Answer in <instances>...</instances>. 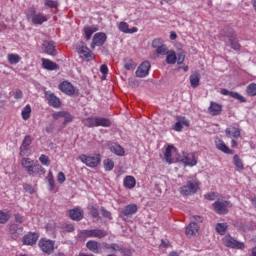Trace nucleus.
Here are the masks:
<instances>
[{"label":"nucleus","mask_w":256,"mask_h":256,"mask_svg":"<svg viewBox=\"0 0 256 256\" xmlns=\"http://www.w3.org/2000/svg\"><path fill=\"white\" fill-rule=\"evenodd\" d=\"M200 181L196 176H190L186 179V185L180 187V194L190 196L199 190Z\"/></svg>","instance_id":"f257e3e1"},{"label":"nucleus","mask_w":256,"mask_h":256,"mask_svg":"<svg viewBox=\"0 0 256 256\" xmlns=\"http://www.w3.org/2000/svg\"><path fill=\"white\" fill-rule=\"evenodd\" d=\"M79 159L82 163H84L86 166L90 168H96L101 164V155L100 154H92V155H86L82 154L79 156Z\"/></svg>","instance_id":"f03ea898"},{"label":"nucleus","mask_w":256,"mask_h":256,"mask_svg":"<svg viewBox=\"0 0 256 256\" xmlns=\"http://www.w3.org/2000/svg\"><path fill=\"white\" fill-rule=\"evenodd\" d=\"M27 18L31 19L34 25H42L44 22L48 21L47 17L42 13L36 14L34 8H29L27 10Z\"/></svg>","instance_id":"7ed1b4c3"},{"label":"nucleus","mask_w":256,"mask_h":256,"mask_svg":"<svg viewBox=\"0 0 256 256\" xmlns=\"http://www.w3.org/2000/svg\"><path fill=\"white\" fill-rule=\"evenodd\" d=\"M38 247L46 253V255H52L55 251V241L46 238H41L38 243Z\"/></svg>","instance_id":"20e7f679"},{"label":"nucleus","mask_w":256,"mask_h":256,"mask_svg":"<svg viewBox=\"0 0 256 256\" xmlns=\"http://www.w3.org/2000/svg\"><path fill=\"white\" fill-rule=\"evenodd\" d=\"M212 206L218 215H225L229 213L228 207H233V204L231 201H216Z\"/></svg>","instance_id":"39448f33"},{"label":"nucleus","mask_w":256,"mask_h":256,"mask_svg":"<svg viewBox=\"0 0 256 256\" xmlns=\"http://www.w3.org/2000/svg\"><path fill=\"white\" fill-rule=\"evenodd\" d=\"M77 51L80 54V57L86 61H90L94 58L92 51H90L86 44L83 42L77 45Z\"/></svg>","instance_id":"423d86ee"},{"label":"nucleus","mask_w":256,"mask_h":256,"mask_svg":"<svg viewBox=\"0 0 256 256\" xmlns=\"http://www.w3.org/2000/svg\"><path fill=\"white\" fill-rule=\"evenodd\" d=\"M224 245L230 249H245L244 242H239L231 235L224 237Z\"/></svg>","instance_id":"0eeeda50"},{"label":"nucleus","mask_w":256,"mask_h":256,"mask_svg":"<svg viewBox=\"0 0 256 256\" xmlns=\"http://www.w3.org/2000/svg\"><path fill=\"white\" fill-rule=\"evenodd\" d=\"M230 35H228V42H230V47L234 51H241V45L239 43V40L237 38V35L235 34L234 30H229Z\"/></svg>","instance_id":"6e6552de"},{"label":"nucleus","mask_w":256,"mask_h":256,"mask_svg":"<svg viewBox=\"0 0 256 256\" xmlns=\"http://www.w3.org/2000/svg\"><path fill=\"white\" fill-rule=\"evenodd\" d=\"M26 172L32 177L37 176V175L41 177L42 175H44L46 173V170L40 164L33 163L30 166V168L26 170Z\"/></svg>","instance_id":"1a4fd4ad"},{"label":"nucleus","mask_w":256,"mask_h":256,"mask_svg":"<svg viewBox=\"0 0 256 256\" xmlns=\"http://www.w3.org/2000/svg\"><path fill=\"white\" fill-rule=\"evenodd\" d=\"M45 98L48 101V104L53 108H59L61 106V100L51 91L45 92Z\"/></svg>","instance_id":"9d476101"},{"label":"nucleus","mask_w":256,"mask_h":256,"mask_svg":"<svg viewBox=\"0 0 256 256\" xmlns=\"http://www.w3.org/2000/svg\"><path fill=\"white\" fill-rule=\"evenodd\" d=\"M107 40V36L105 33H97L93 37V42L91 44V48L95 49L96 47L103 46Z\"/></svg>","instance_id":"9b49d317"},{"label":"nucleus","mask_w":256,"mask_h":256,"mask_svg":"<svg viewBox=\"0 0 256 256\" xmlns=\"http://www.w3.org/2000/svg\"><path fill=\"white\" fill-rule=\"evenodd\" d=\"M150 68H151L150 62L148 61L143 62L136 71L137 77H140V78L146 77L149 74Z\"/></svg>","instance_id":"f8f14e48"},{"label":"nucleus","mask_w":256,"mask_h":256,"mask_svg":"<svg viewBox=\"0 0 256 256\" xmlns=\"http://www.w3.org/2000/svg\"><path fill=\"white\" fill-rule=\"evenodd\" d=\"M138 211V206L136 204H129L124 207V209L121 212V217H130L134 214H136Z\"/></svg>","instance_id":"ddd939ff"},{"label":"nucleus","mask_w":256,"mask_h":256,"mask_svg":"<svg viewBox=\"0 0 256 256\" xmlns=\"http://www.w3.org/2000/svg\"><path fill=\"white\" fill-rule=\"evenodd\" d=\"M9 233L12 239H17L20 235L23 234V227L13 223L9 226Z\"/></svg>","instance_id":"4468645a"},{"label":"nucleus","mask_w":256,"mask_h":256,"mask_svg":"<svg viewBox=\"0 0 256 256\" xmlns=\"http://www.w3.org/2000/svg\"><path fill=\"white\" fill-rule=\"evenodd\" d=\"M223 106L219 103L210 102V107H208V113L212 116H219L222 114Z\"/></svg>","instance_id":"2eb2a0df"},{"label":"nucleus","mask_w":256,"mask_h":256,"mask_svg":"<svg viewBox=\"0 0 256 256\" xmlns=\"http://www.w3.org/2000/svg\"><path fill=\"white\" fill-rule=\"evenodd\" d=\"M59 89H60L63 93H65V94H67V95H69V96H72V95L75 94V88H74V86H73L71 83L67 82V81H64L63 83H61V84L59 85Z\"/></svg>","instance_id":"dca6fc26"},{"label":"nucleus","mask_w":256,"mask_h":256,"mask_svg":"<svg viewBox=\"0 0 256 256\" xmlns=\"http://www.w3.org/2000/svg\"><path fill=\"white\" fill-rule=\"evenodd\" d=\"M199 225L195 222H190L188 224V227H186V236L187 237H193L194 235H197L199 233Z\"/></svg>","instance_id":"f3484780"},{"label":"nucleus","mask_w":256,"mask_h":256,"mask_svg":"<svg viewBox=\"0 0 256 256\" xmlns=\"http://www.w3.org/2000/svg\"><path fill=\"white\" fill-rule=\"evenodd\" d=\"M69 216L72 220L80 221L84 217V211L80 208L69 210Z\"/></svg>","instance_id":"a211bd4d"},{"label":"nucleus","mask_w":256,"mask_h":256,"mask_svg":"<svg viewBox=\"0 0 256 256\" xmlns=\"http://www.w3.org/2000/svg\"><path fill=\"white\" fill-rule=\"evenodd\" d=\"M184 157H182V162L188 166H195L197 164V160L193 153H183Z\"/></svg>","instance_id":"6ab92c4d"},{"label":"nucleus","mask_w":256,"mask_h":256,"mask_svg":"<svg viewBox=\"0 0 256 256\" xmlns=\"http://www.w3.org/2000/svg\"><path fill=\"white\" fill-rule=\"evenodd\" d=\"M43 48H44L45 53L50 56H54L56 53V46H55L54 42H52V41H45L43 43Z\"/></svg>","instance_id":"aec40b11"},{"label":"nucleus","mask_w":256,"mask_h":256,"mask_svg":"<svg viewBox=\"0 0 256 256\" xmlns=\"http://www.w3.org/2000/svg\"><path fill=\"white\" fill-rule=\"evenodd\" d=\"M226 136H228V138L238 139L241 137V129L233 126L228 127L226 128Z\"/></svg>","instance_id":"412c9836"},{"label":"nucleus","mask_w":256,"mask_h":256,"mask_svg":"<svg viewBox=\"0 0 256 256\" xmlns=\"http://www.w3.org/2000/svg\"><path fill=\"white\" fill-rule=\"evenodd\" d=\"M38 234L36 233H30L23 237V244L24 245H35V243L38 241Z\"/></svg>","instance_id":"4be33fe9"},{"label":"nucleus","mask_w":256,"mask_h":256,"mask_svg":"<svg viewBox=\"0 0 256 256\" xmlns=\"http://www.w3.org/2000/svg\"><path fill=\"white\" fill-rule=\"evenodd\" d=\"M32 143V137L30 135H27L21 145V155H27L28 151H29V147Z\"/></svg>","instance_id":"5701e85b"},{"label":"nucleus","mask_w":256,"mask_h":256,"mask_svg":"<svg viewBox=\"0 0 256 256\" xmlns=\"http://www.w3.org/2000/svg\"><path fill=\"white\" fill-rule=\"evenodd\" d=\"M216 149L226 153V154H234V150L230 149L223 140H216Z\"/></svg>","instance_id":"b1692460"},{"label":"nucleus","mask_w":256,"mask_h":256,"mask_svg":"<svg viewBox=\"0 0 256 256\" xmlns=\"http://www.w3.org/2000/svg\"><path fill=\"white\" fill-rule=\"evenodd\" d=\"M233 165L237 172H241L245 169L243 160L237 154L233 156Z\"/></svg>","instance_id":"393cba45"},{"label":"nucleus","mask_w":256,"mask_h":256,"mask_svg":"<svg viewBox=\"0 0 256 256\" xmlns=\"http://www.w3.org/2000/svg\"><path fill=\"white\" fill-rule=\"evenodd\" d=\"M109 148H110L111 152L115 153L118 156H124L125 155L124 148L121 145L117 144V143L109 144Z\"/></svg>","instance_id":"a878e982"},{"label":"nucleus","mask_w":256,"mask_h":256,"mask_svg":"<svg viewBox=\"0 0 256 256\" xmlns=\"http://www.w3.org/2000/svg\"><path fill=\"white\" fill-rule=\"evenodd\" d=\"M86 247L92 253H96V254L100 253V244L97 241H95V240H89L86 243Z\"/></svg>","instance_id":"bb28decb"},{"label":"nucleus","mask_w":256,"mask_h":256,"mask_svg":"<svg viewBox=\"0 0 256 256\" xmlns=\"http://www.w3.org/2000/svg\"><path fill=\"white\" fill-rule=\"evenodd\" d=\"M119 30L125 34H133L138 32V28L133 27L132 29H129V25L125 22H121L119 24Z\"/></svg>","instance_id":"cd10ccee"},{"label":"nucleus","mask_w":256,"mask_h":256,"mask_svg":"<svg viewBox=\"0 0 256 256\" xmlns=\"http://www.w3.org/2000/svg\"><path fill=\"white\" fill-rule=\"evenodd\" d=\"M42 66L44 69L50 70V71H54L59 68V66L56 63H54L48 59H42Z\"/></svg>","instance_id":"c85d7f7f"},{"label":"nucleus","mask_w":256,"mask_h":256,"mask_svg":"<svg viewBox=\"0 0 256 256\" xmlns=\"http://www.w3.org/2000/svg\"><path fill=\"white\" fill-rule=\"evenodd\" d=\"M91 237L95 239H104L107 237V232L102 229H91Z\"/></svg>","instance_id":"c756f323"},{"label":"nucleus","mask_w":256,"mask_h":256,"mask_svg":"<svg viewBox=\"0 0 256 256\" xmlns=\"http://www.w3.org/2000/svg\"><path fill=\"white\" fill-rule=\"evenodd\" d=\"M123 184L125 188L133 189L136 186V179L130 175L126 176Z\"/></svg>","instance_id":"7c9ffc66"},{"label":"nucleus","mask_w":256,"mask_h":256,"mask_svg":"<svg viewBox=\"0 0 256 256\" xmlns=\"http://www.w3.org/2000/svg\"><path fill=\"white\" fill-rule=\"evenodd\" d=\"M97 31H98V29L95 26H86L84 28L86 40H90L92 38V35Z\"/></svg>","instance_id":"2f4dec72"},{"label":"nucleus","mask_w":256,"mask_h":256,"mask_svg":"<svg viewBox=\"0 0 256 256\" xmlns=\"http://www.w3.org/2000/svg\"><path fill=\"white\" fill-rule=\"evenodd\" d=\"M112 125L111 120L103 117H97V127H110Z\"/></svg>","instance_id":"473e14b6"},{"label":"nucleus","mask_w":256,"mask_h":256,"mask_svg":"<svg viewBox=\"0 0 256 256\" xmlns=\"http://www.w3.org/2000/svg\"><path fill=\"white\" fill-rule=\"evenodd\" d=\"M229 225L227 223H217L216 224V233L220 235H225L228 230Z\"/></svg>","instance_id":"72a5a7b5"},{"label":"nucleus","mask_w":256,"mask_h":256,"mask_svg":"<svg viewBox=\"0 0 256 256\" xmlns=\"http://www.w3.org/2000/svg\"><path fill=\"white\" fill-rule=\"evenodd\" d=\"M200 84V75L198 73L190 75V86L197 88Z\"/></svg>","instance_id":"f704fd0d"},{"label":"nucleus","mask_w":256,"mask_h":256,"mask_svg":"<svg viewBox=\"0 0 256 256\" xmlns=\"http://www.w3.org/2000/svg\"><path fill=\"white\" fill-rule=\"evenodd\" d=\"M175 147L172 145H169L168 147H166V152H165V158H166V162L168 163H172V152L175 151Z\"/></svg>","instance_id":"c9c22d12"},{"label":"nucleus","mask_w":256,"mask_h":256,"mask_svg":"<svg viewBox=\"0 0 256 256\" xmlns=\"http://www.w3.org/2000/svg\"><path fill=\"white\" fill-rule=\"evenodd\" d=\"M31 112H32L31 106L29 104L26 105L23 108L22 113H21L23 120L27 121L31 116Z\"/></svg>","instance_id":"e433bc0d"},{"label":"nucleus","mask_w":256,"mask_h":256,"mask_svg":"<svg viewBox=\"0 0 256 256\" xmlns=\"http://www.w3.org/2000/svg\"><path fill=\"white\" fill-rule=\"evenodd\" d=\"M177 62V56L174 51H168L166 54V63L168 64H175Z\"/></svg>","instance_id":"4c0bfd02"},{"label":"nucleus","mask_w":256,"mask_h":256,"mask_svg":"<svg viewBox=\"0 0 256 256\" xmlns=\"http://www.w3.org/2000/svg\"><path fill=\"white\" fill-rule=\"evenodd\" d=\"M78 237L79 239L81 240H85V239H88V238H92V230H88V229H85V230H81L78 234Z\"/></svg>","instance_id":"58836bf2"},{"label":"nucleus","mask_w":256,"mask_h":256,"mask_svg":"<svg viewBox=\"0 0 256 256\" xmlns=\"http://www.w3.org/2000/svg\"><path fill=\"white\" fill-rule=\"evenodd\" d=\"M246 94L250 97L256 96V83H251L246 87Z\"/></svg>","instance_id":"ea45409f"},{"label":"nucleus","mask_w":256,"mask_h":256,"mask_svg":"<svg viewBox=\"0 0 256 256\" xmlns=\"http://www.w3.org/2000/svg\"><path fill=\"white\" fill-rule=\"evenodd\" d=\"M7 59L12 65H15L21 61V57L18 54H8Z\"/></svg>","instance_id":"a19ab883"},{"label":"nucleus","mask_w":256,"mask_h":256,"mask_svg":"<svg viewBox=\"0 0 256 256\" xmlns=\"http://www.w3.org/2000/svg\"><path fill=\"white\" fill-rule=\"evenodd\" d=\"M84 124L89 128L97 127V117H89L84 121Z\"/></svg>","instance_id":"79ce46f5"},{"label":"nucleus","mask_w":256,"mask_h":256,"mask_svg":"<svg viewBox=\"0 0 256 256\" xmlns=\"http://www.w3.org/2000/svg\"><path fill=\"white\" fill-rule=\"evenodd\" d=\"M103 165H104V168H105L106 171H112L114 169V166H115L114 161L112 159H109V158L105 159L103 161Z\"/></svg>","instance_id":"37998d69"},{"label":"nucleus","mask_w":256,"mask_h":256,"mask_svg":"<svg viewBox=\"0 0 256 256\" xmlns=\"http://www.w3.org/2000/svg\"><path fill=\"white\" fill-rule=\"evenodd\" d=\"M21 164L23 166V168L28 171L30 167H32L34 165V161L31 160L30 158H23L21 161Z\"/></svg>","instance_id":"c03bdc74"},{"label":"nucleus","mask_w":256,"mask_h":256,"mask_svg":"<svg viewBox=\"0 0 256 256\" xmlns=\"http://www.w3.org/2000/svg\"><path fill=\"white\" fill-rule=\"evenodd\" d=\"M47 180H48L49 190L53 191L54 188H55V180H54V177H53V173L51 171L48 173Z\"/></svg>","instance_id":"a18cd8bd"},{"label":"nucleus","mask_w":256,"mask_h":256,"mask_svg":"<svg viewBox=\"0 0 256 256\" xmlns=\"http://www.w3.org/2000/svg\"><path fill=\"white\" fill-rule=\"evenodd\" d=\"M10 215L8 212L0 211V224H5L8 222Z\"/></svg>","instance_id":"49530a36"},{"label":"nucleus","mask_w":256,"mask_h":256,"mask_svg":"<svg viewBox=\"0 0 256 256\" xmlns=\"http://www.w3.org/2000/svg\"><path fill=\"white\" fill-rule=\"evenodd\" d=\"M232 98L239 101L240 103L247 102V99L244 96L240 95L238 92H233Z\"/></svg>","instance_id":"de8ad7c7"},{"label":"nucleus","mask_w":256,"mask_h":256,"mask_svg":"<svg viewBox=\"0 0 256 256\" xmlns=\"http://www.w3.org/2000/svg\"><path fill=\"white\" fill-rule=\"evenodd\" d=\"M136 66L137 64L132 59L126 60V63H125L126 70H134Z\"/></svg>","instance_id":"09e8293b"},{"label":"nucleus","mask_w":256,"mask_h":256,"mask_svg":"<svg viewBox=\"0 0 256 256\" xmlns=\"http://www.w3.org/2000/svg\"><path fill=\"white\" fill-rule=\"evenodd\" d=\"M62 118H65L63 125L66 126L68 123H71L74 119V117L69 113L64 111V116Z\"/></svg>","instance_id":"8fccbe9b"},{"label":"nucleus","mask_w":256,"mask_h":256,"mask_svg":"<svg viewBox=\"0 0 256 256\" xmlns=\"http://www.w3.org/2000/svg\"><path fill=\"white\" fill-rule=\"evenodd\" d=\"M39 161L41 162L42 165L44 166H49L51 164V161L48 156L42 154L39 158Z\"/></svg>","instance_id":"3c124183"},{"label":"nucleus","mask_w":256,"mask_h":256,"mask_svg":"<svg viewBox=\"0 0 256 256\" xmlns=\"http://www.w3.org/2000/svg\"><path fill=\"white\" fill-rule=\"evenodd\" d=\"M158 55H167L169 53L168 48L166 47V45H161L160 47H158V49L156 50Z\"/></svg>","instance_id":"603ef678"},{"label":"nucleus","mask_w":256,"mask_h":256,"mask_svg":"<svg viewBox=\"0 0 256 256\" xmlns=\"http://www.w3.org/2000/svg\"><path fill=\"white\" fill-rule=\"evenodd\" d=\"M177 120H178V122H180V124H182L186 127L190 126V121L184 116H178Z\"/></svg>","instance_id":"864d4df0"},{"label":"nucleus","mask_w":256,"mask_h":256,"mask_svg":"<svg viewBox=\"0 0 256 256\" xmlns=\"http://www.w3.org/2000/svg\"><path fill=\"white\" fill-rule=\"evenodd\" d=\"M101 211H102L103 217L108 218L109 220L113 219L112 213L110 211L106 210L105 207H101Z\"/></svg>","instance_id":"5fc2aeb1"},{"label":"nucleus","mask_w":256,"mask_h":256,"mask_svg":"<svg viewBox=\"0 0 256 256\" xmlns=\"http://www.w3.org/2000/svg\"><path fill=\"white\" fill-rule=\"evenodd\" d=\"M45 6L49 8H57L59 6L57 1H52V0H46L45 1Z\"/></svg>","instance_id":"6e6d98bb"},{"label":"nucleus","mask_w":256,"mask_h":256,"mask_svg":"<svg viewBox=\"0 0 256 256\" xmlns=\"http://www.w3.org/2000/svg\"><path fill=\"white\" fill-rule=\"evenodd\" d=\"M120 253L122 256H131L132 251L128 248L121 247Z\"/></svg>","instance_id":"4d7b16f0"},{"label":"nucleus","mask_w":256,"mask_h":256,"mask_svg":"<svg viewBox=\"0 0 256 256\" xmlns=\"http://www.w3.org/2000/svg\"><path fill=\"white\" fill-rule=\"evenodd\" d=\"M57 181L60 183V184H63L65 181H66V176L63 172H59L58 175H57Z\"/></svg>","instance_id":"13d9d810"},{"label":"nucleus","mask_w":256,"mask_h":256,"mask_svg":"<svg viewBox=\"0 0 256 256\" xmlns=\"http://www.w3.org/2000/svg\"><path fill=\"white\" fill-rule=\"evenodd\" d=\"M100 71L103 74V80H105L106 76L109 72V69H108L107 65H102L101 68H100Z\"/></svg>","instance_id":"bf43d9fd"},{"label":"nucleus","mask_w":256,"mask_h":256,"mask_svg":"<svg viewBox=\"0 0 256 256\" xmlns=\"http://www.w3.org/2000/svg\"><path fill=\"white\" fill-rule=\"evenodd\" d=\"M172 129H174V131L181 132L183 130V125L178 121L174 126H172Z\"/></svg>","instance_id":"052dcab7"},{"label":"nucleus","mask_w":256,"mask_h":256,"mask_svg":"<svg viewBox=\"0 0 256 256\" xmlns=\"http://www.w3.org/2000/svg\"><path fill=\"white\" fill-rule=\"evenodd\" d=\"M90 214L92 215L93 218H97L99 216V211L96 207L92 206L90 208Z\"/></svg>","instance_id":"680f3d73"},{"label":"nucleus","mask_w":256,"mask_h":256,"mask_svg":"<svg viewBox=\"0 0 256 256\" xmlns=\"http://www.w3.org/2000/svg\"><path fill=\"white\" fill-rule=\"evenodd\" d=\"M216 197H218V194H216L214 192H210V193L204 195V198H206L208 200H215Z\"/></svg>","instance_id":"e2e57ef3"},{"label":"nucleus","mask_w":256,"mask_h":256,"mask_svg":"<svg viewBox=\"0 0 256 256\" xmlns=\"http://www.w3.org/2000/svg\"><path fill=\"white\" fill-rule=\"evenodd\" d=\"M233 91H228L227 89H222L220 90V94L224 95V96H230V98L233 97Z\"/></svg>","instance_id":"0e129e2a"},{"label":"nucleus","mask_w":256,"mask_h":256,"mask_svg":"<svg viewBox=\"0 0 256 256\" xmlns=\"http://www.w3.org/2000/svg\"><path fill=\"white\" fill-rule=\"evenodd\" d=\"M162 42L163 41L161 39H155L153 41V43H152L153 48H157L158 49V47H160L162 45Z\"/></svg>","instance_id":"69168bd1"},{"label":"nucleus","mask_w":256,"mask_h":256,"mask_svg":"<svg viewBox=\"0 0 256 256\" xmlns=\"http://www.w3.org/2000/svg\"><path fill=\"white\" fill-rule=\"evenodd\" d=\"M64 112H65V111L56 112V113H54V114L52 115V117H53L55 120H57V119H59V118H63Z\"/></svg>","instance_id":"338daca9"},{"label":"nucleus","mask_w":256,"mask_h":256,"mask_svg":"<svg viewBox=\"0 0 256 256\" xmlns=\"http://www.w3.org/2000/svg\"><path fill=\"white\" fill-rule=\"evenodd\" d=\"M24 189L29 192L30 194H33L34 193V189L33 187L30 185V184H25L24 186Z\"/></svg>","instance_id":"774afa93"}]
</instances>
